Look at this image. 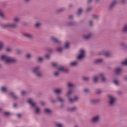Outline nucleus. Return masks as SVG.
Instances as JSON below:
<instances>
[{"mask_svg": "<svg viewBox=\"0 0 127 127\" xmlns=\"http://www.w3.org/2000/svg\"><path fill=\"white\" fill-rule=\"evenodd\" d=\"M0 59L7 64L13 63V62H16V59L4 55L2 56Z\"/></svg>", "mask_w": 127, "mask_h": 127, "instance_id": "f257e3e1", "label": "nucleus"}, {"mask_svg": "<svg viewBox=\"0 0 127 127\" xmlns=\"http://www.w3.org/2000/svg\"><path fill=\"white\" fill-rule=\"evenodd\" d=\"M14 24L5 23L2 25L3 27H15L17 23L19 21V18L16 17L13 19Z\"/></svg>", "mask_w": 127, "mask_h": 127, "instance_id": "f03ea898", "label": "nucleus"}, {"mask_svg": "<svg viewBox=\"0 0 127 127\" xmlns=\"http://www.w3.org/2000/svg\"><path fill=\"white\" fill-rule=\"evenodd\" d=\"M71 94H72V91L69 90L67 92V97L68 98V100L70 103H74V102H75V101H77V100H78L79 99V97H78V96H75L74 99H72L69 97L70 95H71Z\"/></svg>", "mask_w": 127, "mask_h": 127, "instance_id": "7ed1b4c3", "label": "nucleus"}, {"mask_svg": "<svg viewBox=\"0 0 127 127\" xmlns=\"http://www.w3.org/2000/svg\"><path fill=\"white\" fill-rule=\"evenodd\" d=\"M99 77H101V78L102 79V81L103 82H105V81H106V78H105V77H104V74L101 73L100 74L99 76H94L93 82H94V83H97V82L98 81V79L99 78Z\"/></svg>", "mask_w": 127, "mask_h": 127, "instance_id": "20e7f679", "label": "nucleus"}, {"mask_svg": "<svg viewBox=\"0 0 127 127\" xmlns=\"http://www.w3.org/2000/svg\"><path fill=\"white\" fill-rule=\"evenodd\" d=\"M39 71V66H37L34 68L32 70L33 72L35 73V74H36L38 77H41V76H42V74H41V73H40Z\"/></svg>", "mask_w": 127, "mask_h": 127, "instance_id": "39448f33", "label": "nucleus"}, {"mask_svg": "<svg viewBox=\"0 0 127 127\" xmlns=\"http://www.w3.org/2000/svg\"><path fill=\"white\" fill-rule=\"evenodd\" d=\"M80 55L77 57V59L80 60L84 58L85 57V51L83 50H80Z\"/></svg>", "mask_w": 127, "mask_h": 127, "instance_id": "423d86ee", "label": "nucleus"}, {"mask_svg": "<svg viewBox=\"0 0 127 127\" xmlns=\"http://www.w3.org/2000/svg\"><path fill=\"white\" fill-rule=\"evenodd\" d=\"M109 98L110 99V102H109V105H110V106H112V105L114 104V103H115V102H116V98L113 97L112 96H109Z\"/></svg>", "mask_w": 127, "mask_h": 127, "instance_id": "0eeeda50", "label": "nucleus"}, {"mask_svg": "<svg viewBox=\"0 0 127 127\" xmlns=\"http://www.w3.org/2000/svg\"><path fill=\"white\" fill-rule=\"evenodd\" d=\"M99 120H100V117L99 116H95L92 118V123H97V122H99Z\"/></svg>", "mask_w": 127, "mask_h": 127, "instance_id": "6e6552de", "label": "nucleus"}, {"mask_svg": "<svg viewBox=\"0 0 127 127\" xmlns=\"http://www.w3.org/2000/svg\"><path fill=\"white\" fill-rule=\"evenodd\" d=\"M28 103L32 107H35V103L32 102V100L29 99L28 100Z\"/></svg>", "mask_w": 127, "mask_h": 127, "instance_id": "1a4fd4ad", "label": "nucleus"}, {"mask_svg": "<svg viewBox=\"0 0 127 127\" xmlns=\"http://www.w3.org/2000/svg\"><path fill=\"white\" fill-rule=\"evenodd\" d=\"M58 68L59 71H63L64 72H68V70L65 69V68L64 66H61Z\"/></svg>", "mask_w": 127, "mask_h": 127, "instance_id": "9d476101", "label": "nucleus"}, {"mask_svg": "<svg viewBox=\"0 0 127 127\" xmlns=\"http://www.w3.org/2000/svg\"><path fill=\"white\" fill-rule=\"evenodd\" d=\"M116 74L119 75L122 72V69L120 68H117L115 69Z\"/></svg>", "mask_w": 127, "mask_h": 127, "instance_id": "9b49d317", "label": "nucleus"}, {"mask_svg": "<svg viewBox=\"0 0 127 127\" xmlns=\"http://www.w3.org/2000/svg\"><path fill=\"white\" fill-rule=\"evenodd\" d=\"M51 39L53 41H54V42H56L57 43H59V42H60L58 39L54 38V37H52Z\"/></svg>", "mask_w": 127, "mask_h": 127, "instance_id": "f8f14e48", "label": "nucleus"}, {"mask_svg": "<svg viewBox=\"0 0 127 127\" xmlns=\"http://www.w3.org/2000/svg\"><path fill=\"white\" fill-rule=\"evenodd\" d=\"M101 55H105V56H106V57H109V56H110V54L108 52H106L102 53Z\"/></svg>", "mask_w": 127, "mask_h": 127, "instance_id": "ddd939ff", "label": "nucleus"}, {"mask_svg": "<svg viewBox=\"0 0 127 127\" xmlns=\"http://www.w3.org/2000/svg\"><path fill=\"white\" fill-rule=\"evenodd\" d=\"M24 35L25 37H27V38H31L32 37V35L30 34H25Z\"/></svg>", "mask_w": 127, "mask_h": 127, "instance_id": "4468645a", "label": "nucleus"}, {"mask_svg": "<svg viewBox=\"0 0 127 127\" xmlns=\"http://www.w3.org/2000/svg\"><path fill=\"white\" fill-rule=\"evenodd\" d=\"M91 36H92V35L89 34L87 36H84V39H89L91 37Z\"/></svg>", "mask_w": 127, "mask_h": 127, "instance_id": "2eb2a0df", "label": "nucleus"}, {"mask_svg": "<svg viewBox=\"0 0 127 127\" xmlns=\"http://www.w3.org/2000/svg\"><path fill=\"white\" fill-rule=\"evenodd\" d=\"M1 91H2V92H3L4 93H5V92H6V87H1Z\"/></svg>", "mask_w": 127, "mask_h": 127, "instance_id": "dca6fc26", "label": "nucleus"}, {"mask_svg": "<svg viewBox=\"0 0 127 127\" xmlns=\"http://www.w3.org/2000/svg\"><path fill=\"white\" fill-rule=\"evenodd\" d=\"M122 65H125L127 66V59L125 60L124 62L122 63Z\"/></svg>", "mask_w": 127, "mask_h": 127, "instance_id": "f3484780", "label": "nucleus"}, {"mask_svg": "<svg viewBox=\"0 0 127 127\" xmlns=\"http://www.w3.org/2000/svg\"><path fill=\"white\" fill-rule=\"evenodd\" d=\"M3 47V43L2 42H0V50L2 49Z\"/></svg>", "mask_w": 127, "mask_h": 127, "instance_id": "a211bd4d", "label": "nucleus"}, {"mask_svg": "<svg viewBox=\"0 0 127 127\" xmlns=\"http://www.w3.org/2000/svg\"><path fill=\"white\" fill-rule=\"evenodd\" d=\"M10 94L11 95V96L12 97V98H13V99H17V97H16V96H14V94L13 93H12V92H11L10 93Z\"/></svg>", "mask_w": 127, "mask_h": 127, "instance_id": "6ab92c4d", "label": "nucleus"}, {"mask_svg": "<svg viewBox=\"0 0 127 127\" xmlns=\"http://www.w3.org/2000/svg\"><path fill=\"white\" fill-rule=\"evenodd\" d=\"M45 113H46L47 114H49L51 113V110L50 109H46L45 110Z\"/></svg>", "mask_w": 127, "mask_h": 127, "instance_id": "aec40b11", "label": "nucleus"}, {"mask_svg": "<svg viewBox=\"0 0 127 127\" xmlns=\"http://www.w3.org/2000/svg\"><path fill=\"white\" fill-rule=\"evenodd\" d=\"M117 3V2L116 1H114L113 3H112L110 5V8H112L114 5H115Z\"/></svg>", "mask_w": 127, "mask_h": 127, "instance_id": "412c9836", "label": "nucleus"}, {"mask_svg": "<svg viewBox=\"0 0 127 127\" xmlns=\"http://www.w3.org/2000/svg\"><path fill=\"white\" fill-rule=\"evenodd\" d=\"M102 61H103V60L102 59L96 60L95 61V63H101V62H102Z\"/></svg>", "mask_w": 127, "mask_h": 127, "instance_id": "4be33fe9", "label": "nucleus"}, {"mask_svg": "<svg viewBox=\"0 0 127 127\" xmlns=\"http://www.w3.org/2000/svg\"><path fill=\"white\" fill-rule=\"evenodd\" d=\"M68 88H73V87H74V85L71 83H68Z\"/></svg>", "mask_w": 127, "mask_h": 127, "instance_id": "5701e85b", "label": "nucleus"}, {"mask_svg": "<svg viewBox=\"0 0 127 127\" xmlns=\"http://www.w3.org/2000/svg\"><path fill=\"white\" fill-rule=\"evenodd\" d=\"M82 9L79 8L77 12L78 15H80V14H81V13H82Z\"/></svg>", "mask_w": 127, "mask_h": 127, "instance_id": "b1692460", "label": "nucleus"}, {"mask_svg": "<svg viewBox=\"0 0 127 127\" xmlns=\"http://www.w3.org/2000/svg\"><path fill=\"white\" fill-rule=\"evenodd\" d=\"M55 92L56 94H59V93H61V90L60 89H55Z\"/></svg>", "mask_w": 127, "mask_h": 127, "instance_id": "393cba45", "label": "nucleus"}, {"mask_svg": "<svg viewBox=\"0 0 127 127\" xmlns=\"http://www.w3.org/2000/svg\"><path fill=\"white\" fill-rule=\"evenodd\" d=\"M123 31L126 32L127 31V25H126L123 29Z\"/></svg>", "mask_w": 127, "mask_h": 127, "instance_id": "a878e982", "label": "nucleus"}, {"mask_svg": "<svg viewBox=\"0 0 127 127\" xmlns=\"http://www.w3.org/2000/svg\"><path fill=\"white\" fill-rule=\"evenodd\" d=\"M39 112H40V109L39 108H36V114H39Z\"/></svg>", "mask_w": 127, "mask_h": 127, "instance_id": "bb28decb", "label": "nucleus"}, {"mask_svg": "<svg viewBox=\"0 0 127 127\" xmlns=\"http://www.w3.org/2000/svg\"><path fill=\"white\" fill-rule=\"evenodd\" d=\"M70 64L71 65V66H75V65H77V62H74L71 63Z\"/></svg>", "mask_w": 127, "mask_h": 127, "instance_id": "cd10ccee", "label": "nucleus"}, {"mask_svg": "<svg viewBox=\"0 0 127 127\" xmlns=\"http://www.w3.org/2000/svg\"><path fill=\"white\" fill-rule=\"evenodd\" d=\"M68 47H69V43L67 42L65 43V48L67 49V48H68Z\"/></svg>", "mask_w": 127, "mask_h": 127, "instance_id": "c85d7f7f", "label": "nucleus"}, {"mask_svg": "<svg viewBox=\"0 0 127 127\" xmlns=\"http://www.w3.org/2000/svg\"><path fill=\"white\" fill-rule=\"evenodd\" d=\"M83 80L84 81H88V80H89V77H83Z\"/></svg>", "mask_w": 127, "mask_h": 127, "instance_id": "c756f323", "label": "nucleus"}, {"mask_svg": "<svg viewBox=\"0 0 127 127\" xmlns=\"http://www.w3.org/2000/svg\"><path fill=\"white\" fill-rule=\"evenodd\" d=\"M93 18H95L96 19H97L99 18V16H98L97 15H93Z\"/></svg>", "mask_w": 127, "mask_h": 127, "instance_id": "7c9ffc66", "label": "nucleus"}, {"mask_svg": "<svg viewBox=\"0 0 127 127\" xmlns=\"http://www.w3.org/2000/svg\"><path fill=\"white\" fill-rule=\"evenodd\" d=\"M96 93L97 94H101V93H102V90L98 89L96 91Z\"/></svg>", "mask_w": 127, "mask_h": 127, "instance_id": "2f4dec72", "label": "nucleus"}, {"mask_svg": "<svg viewBox=\"0 0 127 127\" xmlns=\"http://www.w3.org/2000/svg\"><path fill=\"white\" fill-rule=\"evenodd\" d=\"M61 51H62V48H58L57 49V52H61Z\"/></svg>", "mask_w": 127, "mask_h": 127, "instance_id": "473e14b6", "label": "nucleus"}, {"mask_svg": "<svg viewBox=\"0 0 127 127\" xmlns=\"http://www.w3.org/2000/svg\"><path fill=\"white\" fill-rule=\"evenodd\" d=\"M52 66H53L54 67H57V66H58L57 64L55 63L52 64Z\"/></svg>", "mask_w": 127, "mask_h": 127, "instance_id": "72a5a7b5", "label": "nucleus"}, {"mask_svg": "<svg viewBox=\"0 0 127 127\" xmlns=\"http://www.w3.org/2000/svg\"><path fill=\"white\" fill-rule=\"evenodd\" d=\"M11 51V49L10 48H8L6 49L7 52H10Z\"/></svg>", "mask_w": 127, "mask_h": 127, "instance_id": "f704fd0d", "label": "nucleus"}, {"mask_svg": "<svg viewBox=\"0 0 127 127\" xmlns=\"http://www.w3.org/2000/svg\"><path fill=\"white\" fill-rule=\"evenodd\" d=\"M4 115H5V116H9L10 113L9 112H4Z\"/></svg>", "mask_w": 127, "mask_h": 127, "instance_id": "c9c22d12", "label": "nucleus"}, {"mask_svg": "<svg viewBox=\"0 0 127 127\" xmlns=\"http://www.w3.org/2000/svg\"><path fill=\"white\" fill-rule=\"evenodd\" d=\"M0 16H1V17H3L4 15H3V13L1 12V11L0 10Z\"/></svg>", "mask_w": 127, "mask_h": 127, "instance_id": "e433bc0d", "label": "nucleus"}, {"mask_svg": "<svg viewBox=\"0 0 127 127\" xmlns=\"http://www.w3.org/2000/svg\"><path fill=\"white\" fill-rule=\"evenodd\" d=\"M41 25V24H40V23H37L36 24H35V26L36 27H38V26Z\"/></svg>", "mask_w": 127, "mask_h": 127, "instance_id": "4c0bfd02", "label": "nucleus"}, {"mask_svg": "<svg viewBox=\"0 0 127 127\" xmlns=\"http://www.w3.org/2000/svg\"><path fill=\"white\" fill-rule=\"evenodd\" d=\"M57 126L58 127H63V125H62V124H57Z\"/></svg>", "mask_w": 127, "mask_h": 127, "instance_id": "58836bf2", "label": "nucleus"}, {"mask_svg": "<svg viewBox=\"0 0 127 127\" xmlns=\"http://www.w3.org/2000/svg\"><path fill=\"white\" fill-rule=\"evenodd\" d=\"M113 82H114V84H115V85H118L119 84V82H118V80H115Z\"/></svg>", "mask_w": 127, "mask_h": 127, "instance_id": "ea45409f", "label": "nucleus"}, {"mask_svg": "<svg viewBox=\"0 0 127 127\" xmlns=\"http://www.w3.org/2000/svg\"><path fill=\"white\" fill-rule=\"evenodd\" d=\"M38 61H39V62H40L42 61V60H43V59H42V58H41V57H40V58H39L38 59Z\"/></svg>", "mask_w": 127, "mask_h": 127, "instance_id": "a19ab883", "label": "nucleus"}, {"mask_svg": "<svg viewBox=\"0 0 127 127\" xmlns=\"http://www.w3.org/2000/svg\"><path fill=\"white\" fill-rule=\"evenodd\" d=\"M30 57H31V55L29 54H28L27 55H26V58H30Z\"/></svg>", "mask_w": 127, "mask_h": 127, "instance_id": "79ce46f5", "label": "nucleus"}, {"mask_svg": "<svg viewBox=\"0 0 127 127\" xmlns=\"http://www.w3.org/2000/svg\"><path fill=\"white\" fill-rule=\"evenodd\" d=\"M26 93V92H25V91H23L21 92V95H22V96H24V95H25Z\"/></svg>", "mask_w": 127, "mask_h": 127, "instance_id": "37998d69", "label": "nucleus"}, {"mask_svg": "<svg viewBox=\"0 0 127 127\" xmlns=\"http://www.w3.org/2000/svg\"><path fill=\"white\" fill-rule=\"evenodd\" d=\"M58 100L59 102H63V99L62 98H58Z\"/></svg>", "mask_w": 127, "mask_h": 127, "instance_id": "c03bdc74", "label": "nucleus"}, {"mask_svg": "<svg viewBox=\"0 0 127 127\" xmlns=\"http://www.w3.org/2000/svg\"><path fill=\"white\" fill-rule=\"evenodd\" d=\"M76 110V108L73 107L72 108H71L70 109H69V111H75Z\"/></svg>", "mask_w": 127, "mask_h": 127, "instance_id": "a18cd8bd", "label": "nucleus"}, {"mask_svg": "<svg viewBox=\"0 0 127 127\" xmlns=\"http://www.w3.org/2000/svg\"><path fill=\"white\" fill-rule=\"evenodd\" d=\"M58 75H59V72L58 71L55 73V76H58Z\"/></svg>", "mask_w": 127, "mask_h": 127, "instance_id": "49530a36", "label": "nucleus"}, {"mask_svg": "<svg viewBox=\"0 0 127 127\" xmlns=\"http://www.w3.org/2000/svg\"><path fill=\"white\" fill-rule=\"evenodd\" d=\"M84 92V93H87V92H89V90L87 89H85Z\"/></svg>", "mask_w": 127, "mask_h": 127, "instance_id": "de8ad7c7", "label": "nucleus"}, {"mask_svg": "<svg viewBox=\"0 0 127 127\" xmlns=\"http://www.w3.org/2000/svg\"><path fill=\"white\" fill-rule=\"evenodd\" d=\"M45 57H46V58L48 59V58H49V57H50V56L48 55H46Z\"/></svg>", "mask_w": 127, "mask_h": 127, "instance_id": "09e8293b", "label": "nucleus"}, {"mask_svg": "<svg viewBox=\"0 0 127 127\" xmlns=\"http://www.w3.org/2000/svg\"><path fill=\"white\" fill-rule=\"evenodd\" d=\"M17 116L18 117V118H20V117H21V115L20 114H17Z\"/></svg>", "mask_w": 127, "mask_h": 127, "instance_id": "8fccbe9b", "label": "nucleus"}, {"mask_svg": "<svg viewBox=\"0 0 127 127\" xmlns=\"http://www.w3.org/2000/svg\"><path fill=\"white\" fill-rule=\"evenodd\" d=\"M16 106H17V104H16V103L14 104L13 105L14 108H16Z\"/></svg>", "mask_w": 127, "mask_h": 127, "instance_id": "3c124183", "label": "nucleus"}, {"mask_svg": "<svg viewBox=\"0 0 127 127\" xmlns=\"http://www.w3.org/2000/svg\"><path fill=\"white\" fill-rule=\"evenodd\" d=\"M92 21H90L89 22V25L91 26V25H92Z\"/></svg>", "mask_w": 127, "mask_h": 127, "instance_id": "603ef678", "label": "nucleus"}, {"mask_svg": "<svg viewBox=\"0 0 127 127\" xmlns=\"http://www.w3.org/2000/svg\"><path fill=\"white\" fill-rule=\"evenodd\" d=\"M17 54H19V53H20V50H18L17 51Z\"/></svg>", "mask_w": 127, "mask_h": 127, "instance_id": "864d4df0", "label": "nucleus"}, {"mask_svg": "<svg viewBox=\"0 0 127 127\" xmlns=\"http://www.w3.org/2000/svg\"><path fill=\"white\" fill-rule=\"evenodd\" d=\"M73 18V16L72 15H70L69 16V18Z\"/></svg>", "mask_w": 127, "mask_h": 127, "instance_id": "5fc2aeb1", "label": "nucleus"}, {"mask_svg": "<svg viewBox=\"0 0 127 127\" xmlns=\"http://www.w3.org/2000/svg\"><path fill=\"white\" fill-rule=\"evenodd\" d=\"M91 10V8H88L87 9V11H89V10Z\"/></svg>", "mask_w": 127, "mask_h": 127, "instance_id": "6e6d98bb", "label": "nucleus"}, {"mask_svg": "<svg viewBox=\"0 0 127 127\" xmlns=\"http://www.w3.org/2000/svg\"><path fill=\"white\" fill-rule=\"evenodd\" d=\"M92 0H88V3L91 2V1H92Z\"/></svg>", "mask_w": 127, "mask_h": 127, "instance_id": "4d7b16f0", "label": "nucleus"}, {"mask_svg": "<svg viewBox=\"0 0 127 127\" xmlns=\"http://www.w3.org/2000/svg\"><path fill=\"white\" fill-rule=\"evenodd\" d=\"M125 0H122V2H125Z\"/></svg>", "mask_w": 127, "mask_h": 127, "instance_id": "13d9d810", "label": "nucleus"}, {"mask_svg": "<svg viewBox=\"0 0 127 127\" xmlns=\"http://www.w3.org/2000/svg\"><path fill=\"white\" fill-rule=\"evenodd\" d=\"M63 9H61L60 10V11H63Z\"/></svg>", "mask_w": 127, "mask_h": 127, "instance_id": "bf43d9fd", "label": "nucleus"}, {"mask_svg": "<svg viewBox=\"0 0 127 127\" xmlns=\"http://www.w3.org/2000/svg\"><path fill=\"white\" fill-rule=\"evenodd\" d=\"M92 103H95V102L94 101V100H92Z\"/></svg>", "mask_w": 127, "mask_h": 127, "instance_id": "052dcab7", "label": "nucleus"}, {"mask_svg": "<svg viewBox=\"0 0 127 127\" xmlns=\"http://www.w3.org/2000/svg\"><path fill=\"white\" fill-rule=\"evenodd\" d=\"M126 80H127V76L125 77Z\"/></svg>", "mask_w": 127, "mask_h": 127, "instance_id": "680f3d73", "label": "nucleus"}, {"mask_svg": "<svg viewBox=\"0 0 127 127\" xmlns=\"http://www.w3.org/2000/svg\"><path fill=\"white\" fill-rule=\"evenodd\" d=\"M26 1H28L29 0H25Z\"/></svg>", "mask_w": 127, "mask_h": 127, "instance_id": "e2e57ef3", "label": "nucleus"}, {"mask_svg": "<svg viewBox=\"0 0 127 127\" xmlns=\"http://www.w3.org/2000/svg\"><path fill=\"white\" fill-rule=\"evenodd\" d=\"M0 111H1V109H0Z\"/></svg>", "mask_w": 127, "mask_h": 127, "instance_id": "0e129e2a", "label": "nucleus"}]
</instances>
